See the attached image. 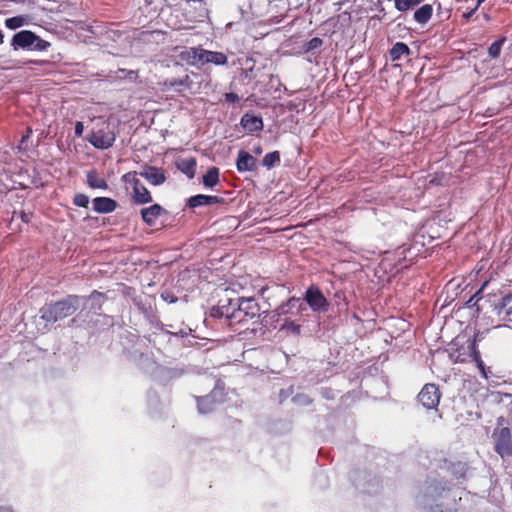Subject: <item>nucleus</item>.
I'll return each mask as SVG.
<instances>
[{"label":"nucleus","mask_w":512,"mask_h":512,"mask_svg":"<svg viewBox=\"0 0 512 512\" xmlns=\"http://www.w3.org/2000/svg\"><path fill=\"white\" fill-rule=\"evenodd\" d=\"M79 299L77 295H69L63 300L50 303L40 310L41 318L50 323H55L67 318L73 315L78 309Z\"/></svg>","instance_id":"obj_1"},{"label":"nucleus","mask_w":512,"mask_h":512,"mask_svg":"<svg viewBox=\"0 0 512 512\" xmlns=\"http://www.w3.org/2000/svg\"><path fill=\"white\" fill-rule=\"evenodd\" d=\"M182 59H185L190 65H204L207 63L224 65L227 63L225 54L204 50L202 48H190L184 51L182 53Z\"/></svg>","instance_id":"obj_2"},{"label":"nucleus","mask_w":512,"mask_h":512,"mask_svg":"<svg viewBox=\"0 0 512 512\" xmlns=\"http://www.w3.org/2000/svg\"><path fill=\"white\" fill-rule=\"evenodd\" d=\"M116 140L115 132L110 128L108 120L99 118L91 131L88 141L97 149H108Z\"/></svg>","instance_id":"obj_3"},{"label":"nucleus","mask_w":512,"mask_h":512,"mask_svg":"<svg viewBox=\"0 0 512 512\" xmlns=\"http://www.w3.org/2000/svg\"><path fill=\"white\" fill-rule=\"evenodd\" d=\"M121 180L134 203L142 205L152 201L149 191L137 178L136 172L124 174Z\"/></svg>","instance_id":"obj_4"},{"label":"nucleus","mask_w":512,"mask_h":512,"mask_svg":"<svg viewBox=\"0 0 512 512\" xmlns=\"http://www.w3.org/2000/svg\"><path fill=\"white\" fill-rule=\"evenodd\" d=\"M12 46L14 47V49L33 48L36 50H44L48 46V43L41 40L33 32L23 30L14 35L12 39Z\"/></svg>","instance_id":"obj_5"},{"label":"nucleus","mask_w":512,"mask_h":512,"mask_svg":"<svg viewBox=\"0 0 512 512\" xmlns=\"http://www.w3.org/2000/svg\"><path fill=\"white\" fill-rule=\"evenodd\" d=\"M221 318L225 319V323L228 326H233L235 324H240L242 322L250 320L244 311L236 305L235 300H229L228 305H222L217 309Z\"/></svg>","instance_id":"obj_6"},{"label":"nucleus","mask_w":512,"mask_h":512,"mask_svg":"<svg viewBox=\"0 0 512 512\" xmlns=\"http://www.w3.org/2000/svg\"><path fill=\"white\" fill-rule=\"evenodd\" d=\"M441 392L437 385L433 383H427L423 386L418 394L419 402L426 409H436L440 403Z\"/></svg>","instance_id":"obj_7"},{"label":"nucleus","mask_w":512,"mask_h":512,"mask_svg":"<svg viewBox=\"0 0 512 512\" xmlns=\"http://www.w3.org/2000/svg\"><path fill=\"white\" fill-rule=\"evenodd\" d=\"M304 300L314 312L327 311L329 302L322 291L315 285H311L305 292Z\"/></svg>","instance_id":"obj_8"},{"label":"nucleus","mask_w":512,"mask_h":512,"mask_svg":"<svg viewBox=\"0 0 512 512\" xmlns=\"http://www.w3.org/2000/svg\"><path fill=\"white\" fill-rule=\"evenodd\" d=\"M495 451L502 458L512 456V439L509 428H502L495 434Z\"/></svg>","instance_id":"obj_9"},{"label":"nucleus","mask_w":512,"mask_h":512,"mask_svg":"<svg viewBox=\"0 0 512 512\" xmlns=\"http://www.w3.org/2000/svg\"><path fill=\"white\" fill-rule=\"evenodd\" d=\"M236 305L244 311L249 319H253L259 315L260 306L254 298H239L236 299Z\"/></svg>","instance_id":"obj_10"},{"label":"nucleus","mask_w":512,"mask_h":512,"mask_svg":"<svg viewBox=\"0 0 512 512\" xmlns=\"http://www.w3.org/2000/svg\"><path fill=\"white\" fill-rule=\"evenodd\" d=\"M140 175L148 180L153 185H160L165 182V176L163 172L156 167H145Z\"/></svg>","instance_id":"obj_11"},{"label":"nucleus","mask_w":512,"mask_h":512,"mask_svg":"<svg viewBox=\"0 0 512 512\" xmlns=\"http://www.w3.org/2000/svg\"><path fill=\"white\" fill-rule=\"evenodd\" d=\"M442 469H445L446 471L450 472L453 476L456 478H463L465 476L467 466L466 463L463 462H451L447 459H444L442 461V464L440 466Z\"/></svg>","instance_id":"obj_12"},{"label":"nucleus","mask_w":512,"mask_h":512,"mask_svg":"<svg viewBox=\"0 0 512 512\" xmlns=\"http://www.w3.org/2000/svg\"><path fill=\"white\" fill-rule=\"evenodd\" d=\"M241 125L245 130L249 132L259 131L263 128L262 119L249 113L243 115L241 118Z\"/></svg>","instance_id":"obj_13"},{"label":"nucleus","mask_w":512,"mask_h":512,"mask_svg":"<svg viewBox=\"0 0 512 512\" xmlns=\"http://www.w3.org/2000/svg\"><path fill=\"white\" fill-rule=\"evenodd\" d=\"M117 203L107 197H98L93 200V208L100 213H109L116 209Z\"/></svg>","instance_id":"obj_14"},{"label":"nucleus","mask_w":512,"mask_h":512,"mask_svg":"<svg viewBox=\"0 0 512 512\" xmlns=\"http://www.w3.org/2000/svg\"><path fill=\"white\" fill-rule=\"evenodd\" d=\"M469 349H470V352L472 353L471 360L475 362V364H476L477 368L479 369V371L481 372L482 376L484 378H487L485 365L481 358L480 351L478 350L476 338L469 340Z\"/></svg>","instance_id":"obj_15"},{"label":"nucleus","mask_w":512,"mask_h":512,"mask_svg":"<svg viewBox=\"0 0 512 512\" xmlns=\"http://www.w3.org/2000/svg\"><path fill=\"white\" fill-rule=\"evenodd\" d=\"M433 14V7L430 4H424L419 7L413 14V19L420 25H426Z\"/></svg>","instance_id":"obj_16"},{"label":"nucleus","mask_w":512,"mask_h":512,"mask_svg":"<svg viewBox=\"0 0 512 512\" xmlns=\"http://www.w3.org/2000/svg\"><path fill=\"white\" fill-rule=\"evenodd\" d=\"M255 159L249 153L245 151H240L237 159V169L241 172L243 171H251L255 168Z\"/></svg>","instance_id":"obj_17"},{"label":"nucleus","mask_w":512,"mask_h":512,"mask_svg":"<svg viewBox=\"0 0 512 512\" xmlns=\"http://www.w3.org/2000/svg\"><path fill=\"white\" fill-rule=\"evenodd\" d=\"M218 202H220V198L217 196L199 194L191 197L188 201V204L191 208H195L199 206L213 205Z\"/></svg>","instance_id":"obj_18"},{"label":"nucleus","mask_w":512,"mask_h":512,"mask_svg":"<svg viewBox=\"0 0 512 512\" xmlns=\"http://www.w3.org/2000/svg\"><path fill=\"white\" fill-rule=\"evenodd\" d=\"M165 210L158 204H154L148 208L141 210V216L144 222L151 223L158 219Z\"/></svg>","instance_id":"obj_19"},{"label":"nucleus","mask_w":512,"mask_h":512,"mask_svg":"<svg viewBox=\"0 0 512 512\" xmlns=\"http://www.w3.org/2000/svg\"><path fill=\"white\" fill-rule=\"evenodd\" d=\"M472 353L469 349V344L467 347H457L456 349H451L450 358L455 363H465L471 359Z\"/></svg>","instance_id":"obj_20"},{"label":"nucleus","mask_w":512,"mask_h":512,"mask_svg":"<svg viewBox=\"0 0 512 512\" xmlns=\"http://www.w3.org/2000/svg\"><path fill=\"white\" fill-rule=\"evenodd\" d=\"M215 406V400L209 395L197 398V408L201 414H208L212 412L215 409Z\"/></svg>","instance_id":"obj_21"},{"label":"nucleus","mask_w":512,"mask_h":512,"mask_svg":"<svg viewBox=\"0 0 512 512\" xmlns=\"http://www.w3.org/2000/svg\"><path fill=\"white\" fill-rule=\"evenodd\" d=\"M177 165L178 168L188 177H194L196 170V160L194 158L181 159L178 161Z\"/></svg>","instance_id":"obj_22"},{"label":"nucleus","mask_w":512,"mask_h":512,"mask_svg":"<svg viewBox=\"0 0 512 512\" xmlns=\"http://www.w3.org/2000/svg\"><path fill=\"white\" fill-rule=\"evenodd\" d=\"M91 300V309L95 311H100L102 309L103 303L107 300V296L105 293L94 290L88 297Z\"/></svg>","instance_id":"obj_23"},{"label":"nucleus","mask_w":512,"mask_h":512,"mask_svg":"<svg viewBox=\"0 0 512 512\" xmlns=\"http://www.w3.org/2000/svg\"><path fill=\"white\" fill-rule=\"evenodd\" d=\"M87 182L91 188L106 189L108 187L106 180L99 177L95 171L87 174Z\"/></svg>","instance_id":"obj_24"},{"label":"nucleus","mask_w":512,"mask_h":512,"mask_svg":"<svg viewBox=\"0 0 512 512\" xmlns=\"http://www.w3.org/2000/svg\"><path fill=\"white\" fill-rule=\"evenodd\" d=\"M219 182V170L216 167L208 169L206 174L203 176V184L206 187H214Z\"/></svg>","instance_id":"obj_25"},{"label":"nucleus","mask_w":512,"mask_h":512,"mask_svg":"<svg viewBox=\"0 0 512 512\" xmlns=\"http://www.w3.org/2000/svg\"><path fill=\"white\" fill-rule=\"evenodd\" d=\"M409 53L410 49L406 44L397 42L390 50V57L393 61H396L399 60L403 55H408Z\"/></svg>","instance_id":"obj_26"},{"label":"nucleus","mask_w":512,"mask_h":512,"mask_svg":"<svg viewBox=\"0 0 512 512\" xmlns=\"http://www.w3.org/2000/svg\"><path fill=\"white\" fill-rule=\"evenodd\" d=\"M424 0H394L395 8L400 12H406L420 5Z\"/></svg>","instance_id":"obj_27"},{"label":"nucleus","mask_w":512,"mask_h":512,"mask_svg":"<svg viewBox=\"0 0 512 512\" xmlns=\"http://www.w3.org/2000/svg\"><path fill=\"white\" fill-rule=\"evenodd\" d=\"M27 22V18L25 16H15L5 20V25L7 28L11 30H15L17 28L22 27Z\"/></svg>","instance_id":"obj_28"},{"label":"nucleus","mask_w":512,"mask_h":512,"mask_svg":"<svg viewBox=\"0 0 512 512\" xmlns=\"http://www.w3.org/2000/svg\"><path fill=\"white\" fill-rule=\"evenodd\" d=\"M279 161H280L279 152L275 151V152L268 153L264 156L263 165L267 168H271Z\"/></svg>","instance_id":"obj_29"},{"label":"nucleus","mask_w":512,"mask_h":512,"mask_svg":"<svg viewBox=\"0 0 512 512\" xmlns=\"http://www.w3.org/2000/svg\"><path fill=\"white\" fill-rule=\"evenodd\" d=\"M504 42L505 38H502L491 44V46L488 49V53L491 58H497L500 55L501 48Z\"/></svg>","instance_id":"obj_30"},{"label":"nucleus","mask_w":512,"mask_h":512,"mask_svg":"<svg viewBox=\"0 0 512 512\" xmlns=\"http://www.w3.org/2000/svg\"><path fill=\"white\" fill-rule=\"evenodd\" d=\"M89 203V197L84 194H77L74 197V204L79 207H87Z\"/></svg>","instance_id":"obj_31"},{"label":"nucleus","mask_w":512,"mask_h":512,"mask_svg":"<svg viewBox=\"0 0 512 512\" xmlns=\"http://www.w3.org/2000/svg\"><path fill=\"white\" fill-rule=\"evenodd\" d=\"M161 298L169 304L175 303L178 300L177 297L172 292L169 291L163 292L161 294Z\"/></svg>","instance_id":"obj_32"},{"label":"nucleus","mask_w":512,"mask_h":512,"mask_svg":"<svg viewBox=\"0 0 512 512\" xmlns=\"http://www.w3.org/2000/svg\"><path fill=\"white\" fill-rule=\"evenodd\" d=\"M284 327H286L287 329L291 330L295 334H299L300 333V326L295 324L293 321H286L285 324H284Z\"/></svg>","instance_id":"obj_33"},{"label":"nucleus","mask_w":512,"mask_h":512,"mask_svg":"<svg viewBox=\"0 0 512 512\" xmlns=\"http://www.w3.org/2000/svg\"><path fill=\"white\" fill-rule=\"evenodd\" d=\"M322 45L320 38H313L308 42V50L316 49Z\"/></svg>","instance_id":"obj_34"},{"label":"nucleus","mask_w":512,"mask_h":512,"mask_svg":"<svg viewBox=\"0 0 512 512\" xmlns=\"http://www.w3.org/2000/svg\"><path fill=\"white\" fill-rule=\"evenodd\" d=\"M83 131H84V125L82 122H76L75 124V134L80 137L82 136L83 134Z\"/></svg>","instance_id":"obj_35"},{"label":"nucleus","mask_w":512,"mask_h":512,"mask_svg":"<svg viewBox=\"0 0 512 512\" xmlns=\"http://www.w3.org/2000/svg\"><path fill=\"white\" fill-rule=\"evenodd\" d=\"M298 302H300V298H296V297H291L286 305L289 306V307H294Z\"/></svg>","instance_id":"obj_36"},{"label":"nucleus","mask_w":512,"mask_h":512,"mask_svg":"<svg viewBox=\"0 0 512 512\" xmlns=\"http://www.w3.org/2000/svg\"><path fill=\"white\" fill-rule=\"evenodd\" d=\"M225 98H226V100H227V101H229V102H235V101H237V100H238V96H237L236 94H234V93H227V94L225 95Z\"/></svg>","instance_id":"obj_37"},{"label":"nucleus","mask_w":512,"mask_h":512,"mask_svg":"<svg viewBox=\"0 0 512 512\" xmlns=\"http://www.w3.org/2000/svg\"><path fill=\"white\" fill-rule=\"evenodd\" d=\"M438 493V487L435 485V486H430L429 487V491H428V495L431 496V497H434V495Z\"/></svg>","instance_id":"obj_38"},{"label":"nucleus","mask_w":512,"mask_h":512,"mask_svg":"<svg viewBox=\"0 0 512 512\" xmlns=\"http://www.w3.org/2000/svg\"><path fill=\"white\" fill-rule=\"evenodd\" d=\"M301 398H303V403H304V404H311V403H312V399H310L309 397H306V396H300V395H298V396L295 398V400H299V399H301Z\"/></svg>","instance_id":"obj_39"},{"label":"nucleus","mask_w":512,"mask_h":512,"mask_svg":"<svg viewBox=\"0 0 512 512\" xmlns=\"http://www.w3.org/2000/svg\"><path fill=\"white\" fill-rule=\"evenodd\" d=\"M24 216L23 214L21 213H15L14 217L12 218L13 221H17L18 217H20L24 222H28L29 219H24Z\"/></svg>","instance_id":"obj_40"},{"label":"nucleus","mask_w":512,"mask_h":512,"mask_svg":"<svg viewBox=\"0 0 512 512\" xmlns=\"http://www.w3.org/2000/svg\"><path fill=\"white\" fill-rule=\"evenodd\" d=\"M476 10H477V7H475L474 9H472L471 11H469L467 13H464L463 17L468 20L475 13Z\"/></svg>","instance_id":"obj_41"},{"label":"nucleus","mask_w":512,"mask_h":512,"mask_svg":"<svg viewBox=\"0 0 512 512\" xmlns=\"http://www.w3.org/2000/svg\"><path fill=\"white\" fill-rule=\"evenodd\" d=\"M0 512H14L13 509L9 506H1Z\"/></svg>","instance_id":"obj_42"},{"label":"nucleus","mask_w":512,"mask_h":512,"mask_svg":"<svg viewBox=\"0 0 512 512\" xmlns=\"http://www.w3.org/2000/svg\"><path fill=\"white\" fill-rule=\"evenodd\" d=\"M4 41V35L2 33V31L0 30V44H2Z\"/></svg>","instance_id":"obj_43"},{"label":"nucleus","mask_w":512,"mask_h":512,"mask_svg":"<svg viewBox=\"0 0 512 512\" xmlns=\"http://www.w3.org/2000/svg\"><path fill=\"white\" fill-rule=\"evenodd\" d=\"M485 0H477V5L475 7H479Z\"/></svg>","instance_id":"obj_44"},{"label":"nucleus","mask_w":512,"mask_h":512,"mask_svg":"<svg viewBox=\"0 0 512 512\" xmlns=\"http://www.w3.org/2000/svg\"><path fill=\"white\" fill-rule=\"evenodd\" d=\"M440 489H441L442 491H444V490L446 489V487H445V486H441V488H440Z\"/></svg>","instance_id":"obj_45"}]
</instances>
